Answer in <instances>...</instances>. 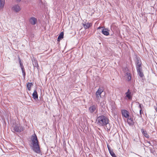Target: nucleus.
Instances as JSON below:
<instances>
[{
    "label": "nucleus",
    "instance_id": "4468645a",
    "mask_svg": "<svg viewBox=\"0 0 157 157\" xmlns=\"http://www.w3.org/2000/svg\"><path fill=\"white\" fill-rule=\"evenodd\" d=\"M32 63L34 67L37 68L39 67L37 61L35 59H32Z\"/></svg>",
    "mask_w": 157,
    "mask_h": 157
},
{
    "label": "nucleus",
    "instance_id": "393cba45",
    "mask_svg": "<svg viewBox=\"0 0 157 157\" xmlns=\"http://www.w3.org/2000/svg\"><path fill=\"white\" fill-rule=\"evenodd\" d=\"M138 104H139V107L140 109V114H141V111L142 109L143 105H141V104H140L139 102H138Z\"/></svg>",
    "mask_w": 157,
    "mask_h": 157
},
{
    "label": "nucleus",
    "instance_id": "c85d7f7f",
    "mask_svg": "<svg viewBox=\"0 0 157 157\" xmlns=\"http://www.w3.org/2000/svg\"><path fill=\"white\" fill-rule=\"evenodd\" d=\"M148 143L150 145H151V144L150 142H148Z\"/></svg>",
    "mask_w": 157,
    "mask_h": 157
},
{
    "label": "nucleus",
    "instance_id": "6ab92c4d",
    "mask_svg": "<svg viewBox=\"0 0 157 157\" xmlns=\"http://www.w3.org/2000/svg\"><path fill=\"white\" fill-rule=\"evenodd\" d=\"M138 74L139 76L141 78L144 76V74L142 72V69L137 71Z\"/></svg>",
    "mask_w": 157,
    "mask_h": 157
},
{
    "label": "nucleus",
    "instance_id": "a211bd4d",
    "mask_svg": "<svg viewBox=\"0 0 157 157\" xmlns=\"http://www.w3.org/2000/svg\"><path fill=\"white\" fill-rule=\"evenodd\" d=\"M64 33L63 32L60 33L58 37L57 40L59 41L61 40L62 39L63 37Z\"/></svg>",
    "mask_w": 157,
    "mask_h": 157
},
{
    "label": "nucleus",
    "instance_id": "ddd939ff",
    "mask_svg": "<svg viewBox=\"0 0 157 157\" xmlns=\"http://www.w3.org/2000/svg\"><path fill=\"white\" fill-rule=\"evenodd\" d=\"M141 132L144 136L147 138H149V136L148 135L147 132L146 131H144V129L143 128L141 129Z\"/></svg>",
    "mask_w": 157,
    "mask_h": 157
},
{
    "label": "nucleus",
    "instance_id": "20e7f679",
    "mask_svg": "<svg viewBox=\"0 0 157 157\" xmlns=\"http://www.w3.org/2000/svg\"><path fill=\"white\" fill-rule=\"evenodd\" d=\"M98 111V106L96 105H92L89 108V112L91 113H96Z\"/></svg>",
    "mask_w": 157,
    "mask_h": 157
},
{
    "label": "nucleus",
    "instance_id": "412c9836",
    "mask_svg": "<svg viewBox=\"0 0 157 157\" xmlns=\"http://www.w3.org/2000/svg\"><path fill=\"white\" fill-rule=\"evenodd\" d=\"M109 151L110 154L113 157H115L116 156L113 150H111Z\"/></svg>",
    "mask_w": 157,
    "mask_h": 157
},
{
    "label": "nucleus",
    "instance_id": "7ed1b4c3",
    "mask_svg": "<svg viewBox=\"0 0 157 157\" xmlns=\"http://www.w3.org/2000/svg\"><path fill=\"white\" fill-rule=\"evenodd\" d=\"M10 124L12 125L13 129L12 131L20 132L23 130V127L19 124H17L15 120L10 121Z\"/></svg>",
    "mask_w": 157,
    "mask_h": 157
},
{
    "label": "nucleus",
    "instance_id": "2eb2a0df",
    "mask_svg": "<svg viewBox=\"0 0 157 157\" xmlns=\"http://www.w3.org/2000/svg\"><path fill=\"white\" fill-rule=\"evenodd\" d=\"M5 3V0H0V10L3 8Z\"/></svg>",
    "mask_w": 157,
    "mask_h": 157
},
{
    "label": "nucleus",
    "instance_id": "0eeeda50",
    "mask_svg": "<svg viewBox=\"0 0 157 157\" xmlns=\"http://www.w3.org/2000/svg\"><path fill=\"white\" fill-rule=\"evenodd\" d=\"M121 113L123 117H124L125 118H128L129 117V113L126 110L123 109L121 111Z\"/></svg>",
    "mask_w": 157,
    "mask_h": 157
},
{
    "label": "nucleus",
    "instance_id": "f257e3e1",
    "mask_svg": "<svg viewBox=\"0 0 157 157\" xmlns=\"http://www.w3.org/2000/svg\"><path fill=\"white\" fill-rule=\"evenodd\" d=\"M31 140L32 142L33 145V150L36 153H40V150L38 144V141L37 137L35 134L32 136Z\"/></svg>",
    "mask_w": 157,
    "mask_h": 157
},
{
    "label": "nucleus",
    "instance_id": "9b49d317",
    "mask_svg": "<svg viewBox=\"0 0 157 157\" xmlns=\"http://www.w3.org/2000/svg\"><path fill=\"white\" fill-rule=\"evenodd\" d=\"M125 78L127 81H129L131 79V74L129 72L126 73L125 74Z\"/></svg>",
    "mask_w": 157,
    "mask_h": 157
},
{
    "label": "nucleus",
    "instance_id": "423d86ee",
    "mask_svg": "<svg viewBox=\"0 0 157 157\" xmlns=\"http://www.w3.org/2000/svg\"><path fill=\"white\" fill-rule=\"evenodd\" d=\"M12 9L14 12L17 13L21 10V8L18 5H15L12 7Z\"/></svg>",
    "mask_w": 157,
    "mask_h": 157
},
{
    "label": "nucleus",
    "instance_id": "dca6fc26",
    "mask_svg": "<svg viewBox=\"0 0 157 157\" xmlns=\"http://www.w3.org/2000/svg\"><path fill=\"white\" fill-rule=\"evenodd\" d=\"M83 25L84 29H86L91 26L92 25V24L91 23L87 22L85 24H83Z\"/></svg>",
    "mask_w": 157,
    "mask_h": 157
},
{
    "label": "nucleus",
    "instance_id": "9d476101",
    "mask_svg": "<svg viewBox=\"0 0 157 157\" xmlns=\"http://www.w3.org/2000/svg\"><path fill=\"white\" fill-rule=\"evenodd\" d=\"M109 31L108 29L104 28L102 30L101 33L104 35L107 36L109 35Z\"/></svg>",
    "mask_w": 157,
    "mask_h": 157
},
{
    "label": "nucleus",
    "instance_id": "f3484780",
    "mask_svg": "<svg viewBox=\"0 0 157 157\" xmlns=\"http://www.w3.org/2000/svg\"><path fill=\"white\" fill-rule=\"evenodd\" d=\"M32 96H33V98L34 99H38V95L36 90H35L34 91L33 93L32 94Z\"/></svg>",
    "mask_w": 157,
    "mask_h": 157
},
{
    "label": "nucleus",
    "instance_id": "473e14b6",
    "mask_svg": "<svg viewBox=\"0 0 157 157\" xmlns=\"http://www.w3.org/2000/svg\"><path fill=\"white\" fill-rule=\"evenodd\" d=\"M117 157L116 156H115V157Z\"/></svg>",
    "mask_w": 157,
    "mask_h": 157
},
{
    "label": "nucleus",
    "instance_id": "6e6552de",
    "mask_svg": "<svg viewBox=\"0 0 157 157\" xmlns=\"http://www.w3.org/2000/svg\"><path fill=\"white\" fill-rule=\"evenodd\" d=\"M29 22L31 25H34L37 22V19L34 17H31L29 19Z\"/></svg>",
    "mask_w": 157,
    "mask_h": 157
},
{
    "label": "nucleus",
    "instance_id": "bb28decb",
    "mask_svg": "<svg viewBox=\"0 0 157 157\" xmlns=\"http://www.w3.org/2000/svg\"><path fill=\"white\" fill-rule=\"evenodd\" d=\"M20 67H21V68H24L23 65V63H20Z\"/></svg>",
    "mask_w": 157,
    "mask_h": 157
},
{
    "label": "nucleus",
    "instance_id": "39448f33",
    "mask_svg": "<svg viewBox=\"0 0 157 157\" xmlns=\"http://www.w3.org/2000/svg\"><path fill=\"white\" fill-rule=\"evenodd\" d=\"M103 92L102 89L99 88L96 93V96L97 98V101H99L100 98H101V94Z\"/></svg>",
    "mask_w": 157,
    "mask_h": 157
},
{
    "label": "nucleus",
    "instance_id": "5701e85b",
    "mask_svg": "<svg viewBox=\"0 0 157 157\" xmlns=\"http://www.w3.org/2000/svg\"><path fill=\"white\" fill-rule=\"evenodd\" d=\"M141 65V63L140 60L137 59L136 63V65Z\"/></svg>",
    "mask_w": 157,
    "mask_h": 157
},
{
    "label": "nucleus",
    "instance_id": "aec40b11",
    "mask_svg": "<svg viewBox=\"0 0 157 157\" xmlns=\"http://www.w3.org/2000/svg\"><path fill=\"white\" fill-rule=\"evenodd\" d=\"M33 85L32 83L31 82H28L27 84V86L29 90L30 91L31 90V87Z\"/></svg>",
    "mask_w": 157,
    "mask_h": 157
},
{
    "label": "nucleus",
    "instance_id": "4be33fe9",
    "mask_svg": "<svg viewBox=\"0 0 157 157\" xmlns=\"http://www.w3.org/2000/svg\"><path fill=\"white\" fill-rule=\"evenodd\" d=\"M137 71L142 70L141 65H136Z\"/></svg>",
    "mask_w": 157,
    "mask_h": 157
},
{
    "label": "nucleus",
    "instance_id": "c756f323",
    "mask_svg": "<svg viewBox=\"0 0 157 157\" xmlns=\"http://www.w3.org/2000/svg\"><path fill=\"white\" fill-rule=\"evenodd\" d=\"M21 0H16L17 1V2H20Z\"/></svg>",
    "mask_w": 157,
    "mask_h": 157
},
{
    "label": "nucleus",
    "instance_id": "f03ea898",
    "mask_svg": "<svg viewBox=\"0 0 157 157\" xmlns=\"http://www.w3.org/2000/svg\"><path fill=\"white\" fill-rule=\"evenodd\" d=\"M96 122L98 125L100 126H104L108 124L109 119L106 117L101 115L97 118Z\"/></svg>",
    "mask_w": 157,
    "mask_h": 157
},
{
    "label": "nucleus",
    "instance_id": "2f4dec72",
    "mask_svg": "<svg viewBox=\"0 0 157 157\" xmlns=\"http://www.w3.org/2000/svg\"><path fill=\"white\" fill-rule=\"evenodd\" d=\"M101 27H99L98 28V29H101Z\"/></svg>",
    "mask_w": 157,
    "mask_h": 157
},
{
    "label": "nucleus",
    "instance_id": "cd10ccee",
    "mask_svg": "<svg viewBox=\"0 0 157 157\" xmlns=\"http://www.w3.org/2000/svg\"><path fill=\"white\" fill-rule=\"evenodd\" d=\"M18 59L19 64H20V63H22L21 59L19 57L18 58Z\"/></svg>",
    "mask_w": 157,
    "mask_h": 157
},
{
    "label": "nucleus",
    "instance_id": "f8f14e48",
    "mask_svg": "<svg viewBox=\"0 0 157 157\" xmlns=\"http://www.w3.org/2000/svg\"><path fill=\"white\" fill-rule=\"evenodd\" d=\"M131 92H130V90L128 89L127 92L125 93L126 96L128 99L131 100L132 99V96H131Z\"/></svg>",
    "mask_w": 157,
    "mask_h": 157
},
{
    "label": "nucleus",
    "instance_id": "a878e982",
    "mask_svg": "<svg viewBox=\"0 0 157 157\" xmlns=\"http://www.w3.org/2000/svg\"><path fill=\"white\" fill-rule=\"evenodd\" d=\"M107 148H108L109 151L112 150V149H111L110 146H109V145L107 144Z\"/></svg>",
    "mask_w": 157,
    "mask_h": 157
},
{
    "label": "nucleus",
    "instance_id": "7c9ffc66",
    "mask_svg": "<svg viewBox=\"0 0 157 157\" xmlns=\"http://www.w3.org/2000/svg\"><path fill=\"white\" fill-rule=\"evenodd\" d=\"M155 109L156 110V111L157 112V108H155Z\"/></svg>",
    "mask_w": 157,
    "mask_h": 157
},
{
    "label": "nucleus",
    "instance_id": "b1692460",
    "mask_svg": "<svg viewBox=\"0 0 157 157\" xmlns=\"http://www.w3.org/2000/svg\"><path fill=\"white\" fill-rule=\"evenodd\" d=\"M21 69L22 71L23 75L24 77H25V69L24 68H21Z\"/></svg>",
    "mask_w": 157,
    "mask_h": 157
},
{
    "label": "nucleus",
    "instance_id": "1a4fd4ad",
    "mask_svg": "<svg viewBox=\"0 0 157 157\" xmlns=\"http://www.w3.org/2000/svg\"><path fill=\"white\" fill-rule=\"evenodd\" d=\"M127 122L129 125H133L135 123V121L133 120V118L130 117H128L127 119Z\"/></svg>",
    "mask_w": 157,
    "mask_h": 157
}]
</instances>
